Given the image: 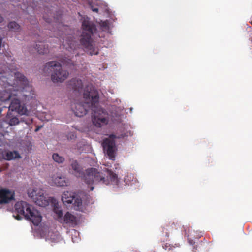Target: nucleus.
Masks as SVG:
<instances>
[{
	"mask_svg": "<svg viewBox=\"0 0 252 252\" xmlns=\"http://www.w3.org/2000/svg\"><path fill=\"white\" fill-rule=\"evenodd\" d=\"M83 97L86 102L76 103L71 105V109L75 116L81 117L91 110L92 122L96 127H101L108 124L109 121V114L104 109L98 106L99 93L94 89L85 91Z\"/></svg>",
	"mask_w": 252,
	"mask_h": 252,
	"instance_id": "nucleus-1",
	"label": "nucleus"
},
{
	"mask_svg": "<svg viewBox=\"0 0 252 252\" xmlns=\"http://www.w3.org/2000/svg\"><path fill=\"white\" fill-rule=\"evenodd\" d=\"M14 77L15 82L13 85H9V92H6L4 96L1 97V99L2 101H7L12 96H15L11 100L9 110L15 111L20 115H27L25 102L31 97L32 87L29 85L27 78L21 73L14 72Z\"/></svg>",
	"mask_w": 252,
	"mask_h": 252,
	"instance_id": "nucleus-2",
	"label": "nucleus"
},
{
	"mask_svg": "<svg viewBox=\"0 0 252 252\" xmlns=\"http://www.w3.org/2000/svg\"><path fill=\"white\" fill-rule=\"evenodd\" d=\"M73 170L72 173L77 177L83 178L84 182L88 185H92L101 182L104 184H109V181L101 175L102 173L95 168H89L85 170L84 173L82 168L80 166L77 160H72L71 165ZM94 187H90V190L93 191Z\"/></svg>",
	"mask_w": 252,
	"mask_h": 252,
	"instance_id": "nucleus-3",
	"label": "nucleus"
},
{
	"mask_svg": "<svg viewBox=\"0 0 252 252\" xmlns=\"http://www.w3.org/2000/svg\"><path fill=\"white\" fill-rule=\"evenodd\" d=\"M16 212L30 220L34 225L38 226L41 221L40 213L31 205L25 201L17 202L15 205Z\"/></svg>",
	"mask_w": 252,
	"mask_h": 252,
	"instance_id": "nucleus-4",
	"label": "nucleus"
},
{
	"mask_svg": "<svg viewBox=\"0 0 252 252\" xmlns=\"http://www.w3.org/2000/svg\"><path fill=\"white\" fill-rule=\"evenodd\" d=\"M82 27L83 32L80 39L81 44L85 48L91 50L93 48L92 35L96 30L95 25L88 18H84L82 21Z\"/></svg>",
	"mask_w": 252,
	"mask_h": 252,
	"instance_id": "nucleus-5",
	"label": "nucleus"
},
{
	"mask_svg": "<svg viewBox=\"0 0 252 252\" xmlns=\"http://www.w3.org/2000/svg\"><path fill=\"white\" fill-rule=\"evenodd\" d=\"M45 71H53L51 75V79L54 83L62 82L68 76L69 73L67 71L62 68L60 63L57 61H50L47 63L44 66Z\"/></svg>",
	"mask_w": 252,
	"mask_h": 252,
	"instance_id": "nucleus-6",
	"label": "nucleus"
},
{
	"mask_svg": "<svg viewBox=\"0 0 252 252\" xmlns=\"http://www.w3.org/2000/svg\"><path fill=\"white\" fill-rule=\"evenodd\" d=\"M28 193L29 196L38 206L45 207L49 204L48 197L44 195V190L42 189L35 188L28 190Z\"/></svg>",
	"mask_w": 252,
	"mask_h": 252,
	"instance_id": "nucleus-7",
	"label": "nucleus"
},
{
	"mask_svg": "<svg viewBox=\"0 0 252 252\" xmlns=\"http://www.w3.org/2000/svg\"><path fill=\"white\" fill-rule=\"evenodd\" d=\"M123 137L124 136L123 135L117 136L115 134H112L109 135L108 138H106L104 140L103 142V149L110 159L114 160L115 158V143L114 139H120Z\"/></svg>",
	"mask_w": 252,
	"mask_h": 252,
	"instance_id": "nucleus-8",
	"label": "nucleus"
},
{
	"mask_svg": "<svg viewBox=\"0 0 252 252\" xmlns=\"http://www.w3.org/2000/svg\"><path fill=\"white\" fill-rule=\"evenodd\" d=\"M63 202L65 203H72L74 206L80 207L82 205L81 198L75 193L70 191H64L62 196Z\"/></svg>",
	"mask_w": 252,
	"mask_h": 252,
	"instance_id": "nucleus-9",
	"label": "nucleus"
},
{
	"mask_svg": "<svg viewBox=\"0 0 252 252\" xmlns=\"http://www.w3.org/2000/svg\"><path fill=\"white\" fill-rule=\"evenodd\" d=\"M14 198V194L7 189H0V204L8 203Z\"/></svg>",
	"mask_w": 252,
	"mask_h": 252,
	"instance_id": "nucleus-10",
	"label": "nucleus"
},
{
	"mask_svg": "<svg viewBox=\"0 0 252 252\" xmlns=\"http://www.w3.org/2000/svg\"><path fill=\"white\" fill-rule=\"evenodd\" d=\"M67 86L70 89L79 92L82 90L83 84L81 80L73 78L68 82Z\"/></svg>",
	"mask_w": 252,
	"mask_h": 252,
	"instance_id": "nucleus-11",
	"label": "nucleus"
},
{
	"mask_svg": "<svg viewBox=\"0 0 252 252\" xmlns=\"http://www.w3.org/2000/svg\"><path fill=\"white\" fill-rule=\"evenodd\" d=\"M63 222L69 225H75L77 224V218L75 216L67 212L64 216L63 219L62 218L61 223Z\"/></svg>",
	"mask_w": 252,
	"mask_h": 252,
	"instance_id": "nucleus-12",
	"label": "nucleus"
},
{
	"mask_svg": "<svg viewBox=\"0 0 252 252\" xmlns=\"http://www.w3.org/2000/svg\"><path fill=\"white\" fill-rule=\"evenodd\" d=\"M53 182L57 186L63 187L67 185L68 180L65 177L54 176L53 177Z\"/></svg>",
	"mask_w": 252,
	"mask_h": 252,
	"instance_id": "nucleus-13",
	"label": "nucleus"
},
{
	"mask_svg": "<svg viewBox=\"0 0 252 252\" xmlns=\"http://www.w3.org/2000/svg\"><path fill=\"white\" fill-rule=\"evenodd\" d=\"M63 45L64 47L68 45V47H66V49L70 48V49L74 50L76 49L77 46V42L73 39L71 36H68L65 39H63Z\"/></svg>",
	"mask_w": 252,
	"mask_h": 252,
	"instance_id": "nucleus-14",
	"label": "nucleus"
},
{
	"mask_svg": "<svg viewBox=\"0 0 252 252\" xmlns=\"http://www.w3.org/2000/svg\"><path fill=\"white\" fill-rule=\"evenodd\" d=\"M36 48L40 54H44L48 52V46L44 42H39L36 44Z\"/></svg>",
	"mask_w": 252,
	"mask_h": 252,
	"instance_id": "nucleus-15",
	"label": "nucleus"
},
{
	"mask_svg": "<svg viewBox=\"0 0 252 252\" xmlns=\"http://www.w3.org/2000/svg\"><path fill=\"white\" fill-rule=\"evenodd\" d=\"M20 158V156L17 151L8 152L4 156V159L7 160H11Z\"/></svg>",
	"mask_w": 252,
	"mask_h": 252,
	"instance_id": "nucleus-16",
	"label": "nucleus"
},
{
	"mask_svg": "<svg viewBox=\"0 0 252 252\" xmlns=\"http://www.w3.org/2000/svg\"><path fill=\"white\" fill-rule=\"evenodd\" d=\"M8 27L10 30L14 32H18L20 28L19 25L14 21L9 22L8 24Z\"/></svg>",
	"mask_w": 252,
	"mask_h": 252,
	"instance_id": "nucleus-17",
	"label": "nucleus"
},
{
	"mask_svg": "<svg viewBox=\"0 0 252 252\" xmlns=\"http://www.w3.org/2000/svg\"><path fill=\"white\" fill-rule=\"evenodd\" d=\"M53 159L58 163H62L64 161V158L63 157L60 156L57 153H54L52 155Z\"/></svg>",
	"mask_w": 252,
	"mask_h": 252,
	"instance_id": "nucleus-18",
	"label": "nucleus"
},
{
	"mask_svg": "<svg viewBox=\"0 0 252 252\" xmlns=\"http://www.w3.org/2000/svg\"><path fill=\"white\" fill-rule=\"evenodd\" d=\"M177 223H175L174 222L170 223L168 225H167L166 227H164V229L170 231H172L173 230H175L177 229Z\"/></svg>",
	"mask_w": 252,
	"mask_h": 252,
	"instance_id": "nucleus-19",
	"label": "nucleus"
},
{
	"mask_svg": "<svg viewBox=\"0 0 252 252\" xmlns=\"http://www.w3.org/2000/svg\"><path fill=\"white\" fill-rule=\"evenodd\" d=\"M108 173L109 177L111 182L117 183L118 182V178L117 175L114 173L112 171L108 170Z\"/></svg>",
	"mask_w": 252,
	"mask_h": 252,
	"instance_id": "nucleus-20",
	"label": "nucleus"
},
{
	"mask_svg": "<svg viewBox=\"0 0 252 252\" xmlns=\"http://www.w3.org/2000/svg\"><path fill=\"white\" fill-rule=\"evenodd\" d=\"M54 212L57 215L58 221L62 222L63 216L62 210L58 207H55L54 208Z\"/></svg>",
	"mask_w": 252,
	"mask_h": 252,
	"instance_id": "nucleus-21",
	"label": "nucleus"
},
{
	"mask_svg": "<svg viewBox=\"0 0 252 252\" xmlns=\"http://www.w3.org/2000/svg\"><path fill=\"white\" fill-rule=\"evenodd\" d=\"M19 121L17 118L16 117H13L11 119H10L9 121V124L11 126H14L18 124H19Z\"/></svg>",
	"mask_w": 252,
	"mask_h": 252,
	"instance_id": "nucleus-22",
	"label": "nucleus"
},
{
	"mask_svg": "<svg viewBox=\"0 0 252 252\" xmlns=\"http://www.w3.org/2000/svg\"><path fill=\"white\" fill-rule=\"evenodd\" d=\"M61 62L64 64L66 65H68L70 64H72V61L70 59H68L67 58H65V59H63L61 60Z\"/></svg>",
	"mask_w": 252,
	"mask_h": 252,
	"instance_id": "nucleus-23",
	"label": "nucleus"
},
{
	"mask_svg": "<svg viewBox=\"0 0 252 252\" xmlns=\"http://www.w3.org/2000/svg\"><path fill=\"white\" fill-rule=\"evenodd\" d=\"M76 137V135L73 132H69L67 135V138L68 140L74 139Z\"/></svg>",
	"mask_w": 252,
	"mask_h": 252,
	"instance_id": "nucleus-24",
	"label": "nucleus"
},
{
	"mask_svg": "<svg viewBox=\"0 0 252 252\" xmlns=\"http://www.w3.org/2000/svg\"><path fill=\"white\" fill-rule=\"evenodd\" d=\"M133 178V176H132L131 174H130L129 175H128L124 178V181L126 182V184H129L128 182L130 181L131 179Z\"/></svg>",
	"mask_w": 252,
	"mask_h": 252,
	"instance_id": "nucleus-25",
	"label": "nucleus"
},
{
	"mask_svg": "<svg viewBox=\"0 0 252 252\" xmlns=\"http://www.w3.org/2000/svg\"><path fill=\"white\" fill-rule=\"evenodd\" d=\"M162 247L165 250H170L172 249V247L170 246V245H168L167 243L163 245Z\"/></svg>",
	"mask_w": 252,
	"mask_h": 252,
	"instance_id": "nucleus-26",
	"label": "nucleus"
},
{
	"mask_svg": "<svg viewBox=\"0 0 252 252\" xmlns=\"http://www.w3.org/2000/svg\"><path fill=\"white\" fill-rule=\"evenodd\" d=\"M43 18L45 20L46 22L48 23H50L51 21V19L50 18H47L46 16H43Z\"/></svg>",
	"mask_w": 252,
	"mask_h": 252,
	"instance_id": "nucleus-27",
	"label": "nucleus"
},
{
	"mask_svg": "<svg viewBox=\"0 0 252 252\" xmlns=\"http://www.w3.org/2000/svg\"><path fill=\"white\" fill-rule=\"evenodd\" d=\"M91 9H92V11L95 12H98V10H99L98 8L94 7L93 6H91Z\"/></svg>",
	"mask_w": 252,
	"mask_h": 252,
	"instance_id": "nucleus-28",
	"label": "nucleus"
},
{
	"mask_svg": "<svg viewBox=\"0 0 252 252\" xmlns=\"http://www.w3.org/2000/svg\"><path fill=\"white\" fill-rule=\"evenodd\" d=\"M1 43H2V38H1V36H0V49L1 48Z\"/></svg>",
	"mask_w": 252,
	"mask_h": 252,
	"instance_id": "nucleus-29",
	"label": "nucleus"
},
{
	"mask_svg": "<svg viewBox=\"0 0 252 252\" xmlns=\"http://www.w3.org/2000/svg\"><path fill=\"white\" fill-rule=\"evenodd\" d=\"M3 21V17L0 15V23Z\"/></svg>",
	"mask_w": 252,
	"mask_h": 252,
	"instance_id": "nucleus-30",
	"label": "nucleus"
},
{
	"mask_svg": "<svg viewBox=\"0 0 252 252\" xmlns=\"http://www.w3.org/2000/svg\"><path fill=\"white\" fill-rule=\"evenodd\" d=\"M166 236L167 237H168V236H169L168 233L166 232Z\"/></svg>",
	"mask_w": 252,
	"mask_h": 252,
	"instance_id": "nucleus-31",
	"label": "nucleus"
},
{
	"mask_svg": "<svg viewBox=\"0 0 252 252\" xmlns=\"http://www.w3.org/2000/svg\"><path fill=\"white\" fill-rule=\"evenodd\" d=\"M94 54H95V55H97V54H98V52H95V53H94Z\"/></svg>",
	"mask_w": 252,
	"mask_h": 252,
	"instance_id": "nucleus-32",
	"label": "nucleus"
},
{
	"mask_svg": "<svg viewBox=\"0 0 252 252\" xmlns=\"http://www.w3.org/2000/svg\"><path fill=\"white\" fill-rule=\"evenodd\" d=\"M251 24L252 25V21L251 22Z\"/></svg>",
	"mask_w": 252,
	"mask_h": 252,
	"instance_id": "nucleus-33",
	"label": "nucleus"
}]
</instances>
